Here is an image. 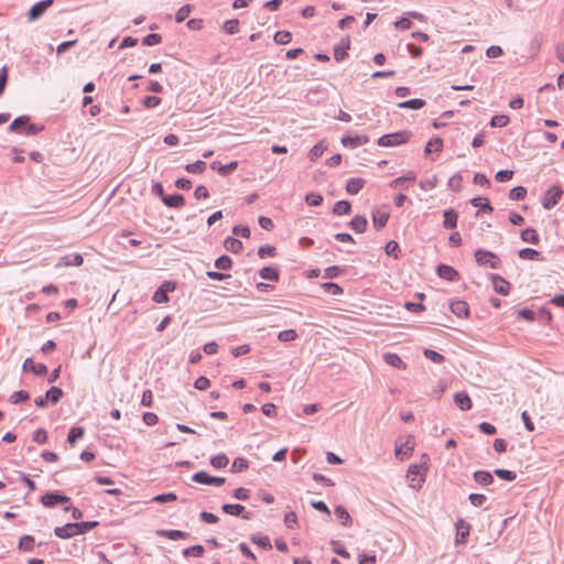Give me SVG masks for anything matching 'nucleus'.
<instances>
[{"instance_id":"obj_1","label":"nucleus","mask_w":564,"mask_h":564,"mask_svg":"<svg viewBox=\"0 0 564 564\" xmlns=\"http://www.w3.org/2000/svg\"><path fill=\"white\" fill-rule=\"evenodd\" d=\"M98 525V521L69 522L65 525L56 527L54 533L59 539H70L75 535L85 534Z\"/></svg>"},{"instance_id":"obj_2","label":"nucleus","mask_w":564,"mask_h":564,"mask_svg":"<svg viewBox=\"0 0 564 564\" xmlns=\"http://www.w3.org/2000/svg\"><path fill=\"white\" fill-rule=\"evenodd\" d=\"M427 454L422 455V463L412 464L408 469L406 478L409 480L410 487L414 489H420L425 481V474L427 471Z\"/></svg>"},{"instance_id":"obj_3","label":"nucleus","mask_w":564,"mask_h":564,"mask_svg":"<svg viewBox=\"0 0 564 564\" xmlns=\"http://www.w3.org/2000/svg\"><path fill=\"white\" fill-rule=\"evenodd\" d=\"M412 133L408 130H402L380 137L377 141L380 147H395L406 143Z\"/></svg>"},{"instance_id":"obj_4","label":"nucleus","mask_w":564,"mask_h":564,"mask_svg":"<svg viewBox=\"0 0 564 564\" xmlns=\"http://www.w3.org/2000/svg\"><path fill=\"white\" fill-rule=\"evenodd\" d=\"M30 120L29 116L18 117L10 123L9 130L22 135H34L35 123H31Z\"/></svg>"},{"instance_id":"obj_5","label":"nucleus","mask_w":564,"mask_h":564,"mask_svg":"<svg viewBox=\"0 0 564 564\" xmlns=\"http://www.w3.org/2000/svg\"><path fill=\"white\" fill-rule=\"evenodd\" d=\"M475 260L479 265L489 267L491 269H498L500 267L498 256L484 249H477L475 251Z\"/></svg>"},{"instance_id":"obj_6","label":"nucleus","mask_w":564,"mask_h":564,"mask_svg":"<svg viewBox=\"0 0 564 564\" xmlns=\"http://www.w3.org/2000/svg\"><path fill=\"white\" fill-rule=\"evenodd\" d=\"M563 191L561 186L553 185L544 194L542 199V206L544 209H552L562 198Z\"/></svg>"},{"instance_id":"obj_7","label":"nucleus","mask_w":564,"mask_h":564,"mask_svg":"<svg viewBox=\"0 0 564 564\" xmlns=\"http://www.w3.org/2000/svg\"><path fill=\"white\" fill-rule=\"evenodd\" d=\"M414 437L412 435H408L404 441L403 438H399L395 442V456L400 458L401 460L404 459V457H408L411 455V453L414 449Z\"/></svg>"},{"instance_id":"obj_8","label":"nucleus","mask_w":564,"mask_h":564,"mask_svg":"<svg viewBox=\"0 0 564 564\" xmlns=\"http://www.w3.org/2000/svg\"><path fill=\"white\" fill-rule=\"evenodd\" d=\"M63 397V390L58 387H51L44 397L37 398V406H45L47 404H56Z\"/></svg>"},{"instance_id":"obj_9","label":"nucleus","mask_w":564,"mask_h":564,"mask_svg":"<svg viewBox=\"0 0 564 564\" xmlns=\"http://www.w3.org/2000/svg\"><path fill=\"white\" fill-rule=\"evenodd\" d=\"M69 497L62 495L57 491L47 492L41 497V502L45 507H55L57 505H67L69 502Z\"/></svg>"},{"instance_id":"obj_10","label":"nucleus","mask_w":564,"mask_h":564,"mask_svg":"<svg viewBox=\"0 0 564 564\" xmlns=\"http://www.w3.org/2000/svg\"><path fill=\"white\" fill-rule=\"evenodd\" d=\"M192 480L203 485L209 486H221L225 484L224 477H214L208 475L206 471H197L192 476Z\"/></svg>"},{"instance_id":"obj_11","label":"nucleus","mask_w":564,"mask_h":564,"mask_svg":"<svg viewBox=\"0 0 564 564\" xmlns=\"http://www.w3.org/2000/svg\"><path fill=\"white\" fill-rule=\"evenodd\" d=\"M175 290V283L171 281L163 282L160 288L154 292L153 301L155 303H167L169 302V293Z\"/></svg>"},{"instance_id":"obj_12","label":"nucleus","mask_w":564,"mask_h":564,"mask_svg":"<svg viewBox=\"0 0 564 564\" xmlns=\"http://www.w3.org/2000/svg\"><path fill=\"white\" fill-rule=\"evenodd\" d=\"M84 262V258L80 253H68L61 257L55 264V268L62 267H79Z\"/></svg>"},{"instance_id":"obj_13","label":"nucleus","mask_w":564,"mask_h":564,"mask_svg":"<svg viewBox=\"0 0 564 564\" xmlns=\"http://www.w3.org/2000/svg\"><path fill=\"white\" fill-rule=\"evenodd\" d=\"M369 142V138L367 135H344L341 138V144L345 148L356 149L360 145H364Z\"/></svg>"},{"instance_id":"obj_14","label":"nucleus","mask_w":564,"mask_h":564,"mask_svg":"<svg viewBox=\"0 0 564 564\" xmlns=\"http://www.w3.org/2000/svg\"><path fill=\"white\" fill-rule=\"evenodd\" d=\"M436 272L440 278L446 281H457L459 279V273L448 264H440L437 265Z\"/></svg>"},{"instance_id":"obj_15","label":"nucleus","mask_w":564,"mask_h":564,"mask_svg":"<svg viewBox=\"0 0 564 564\" xmlns=\"http://www.w3.org/2000/svg\"><path fill=\"white\" fill-rule=\"evenodd\" d=\"M490 279L492 281L494 290L498 294H501V295L509 294L510 283L506 279H503L502 276H500L498 274H491Z\"/></svg>"},{"instance_id":"obj_16","label":"nucleus","mask_w":564,"mask_h":564,"mask_svg":"<svg viewBox=\"0 0 564 564\" xmlns=\"http://www.w3.org/2000/svg\"><path fill=\"white\" fill-rule=\"evenodd\" d=\"M223 511L227 514H230V516H240L243 518V519H251V513L250 512H245V507L242 505H239V503H225L221 507Z\"/></svg>"},{"instance_id":"obj_17","label":"nucleus","mask_w":564,"mask_h":564,"mask_svg":"<svg viewBox=\"0 0 564 564\" xmlns=\"http://www.w3.org/2000/svg\"><path fill=\"white\" fill-rule=\"evenodd\" d=\"M449 310L457 317H467L469 314L467 302L460 300L451 302Z\"/></svg>"},{"instance_id":"obj_18","label":"nucleus","mask_w":564,"mask_h":564,"mask_svg":"<svg viewBox=\"0 0 564 564\" xmlns=\"http://www.w3.org/2000/svg\"><path fill=\"white\" fill-rule=\"evenodd\" d=\"M456 543H464L469 535L470 524L467 523L464 519H459L456 523Z\"/></svg>"},{"instance_id":"obj_19","label":"nucleus","mask_w":564,"mask_h":564,"mask_svg":"<svg viewBox=\"0 0 564 564\" xmlns=\"http://www.w3.org/2000/svg\"><path fill=\"white\" fill-rule=\"evenodd\" d=\"M455 404L463 411H468L473 406L471 399L466 392H457L454 394Z\"/></svg>"},{"instance_id":"obj_20","label":"nucleus","mask_w":564,"mask_h":564,"mask_svg":"<svg viewBox=\"0 0 564 564\" xmlns=\"http://www.w3.org/2000/svg\"><path fill=\"white\" fill-rule=\"evenodd\" d=\"M389 213L386 210L376 209L372 212V223L377 229L383 228L389 220Z\"/></svg>"},{"instance_id":"obj_21","label":"nucleus","mask_w":564,"mask_h":564,"mask_svg":"<svg viewBox=\"0 0 564 564\" xmlns=\"http://www.w3.org/2000/svg\"><path fill=\"white\" fill-rule=\"evenodd\" d=\"M156 534L159 536H164L173 541L185 540L189 536L187 532L181 530H158Z\"/></svg>"},{"instance_id":"obj_22","label":"nucleus","mask_w":564,"mask_h":564,"mask_svg":"<svg viewBox=\"0 0 564 564\" xmlns=\"http://www.w3.org/2000/svg\"><path fill=\"white\" fill-rule=\"evenodd\" d=\"M365 185V181L360 177H351L346 183V192L350 195L358 194Z\"/></svg>"},{"instance_id":"obj_23","label":"nucleus","mask_w":564,"mask_h":564,"mask_svg":"<svg viewBox=\"0 0 564 564\" xmlns=\"http://www.w3.org/2000/svg\"><path fill=\"white\" fill-rule=\"evenodd\" d=\"M458 214L455 209H446L444 212L443 226L446 229H453L457 226Z\"/></svg>"},{"instance_id":"obj_24","label":"nucleus","mask_w":564,"mask_h":564,"mask_svg":"<svg viewBox=\"0 0 564 564\" xmlns=\"http://www.w3.org/2000/svg\"><path fill=\"white\" fill-rule=\"evenodd\" d=\"M349 226L352 230H355L358 234H362L366 231L368 221L365 216L357 215L355 216L351 221L349 223Z\"/></svg>"},{"instance_id":"obj_25","label":"nucleus","mask_w":564,"mask_h":564,"mask_svg":"<svg viewBox=\"0 0 564 564\" xmlns=\"http://www.w3.org/2000/svg\"><path fill=\"white\" fill-rule=\"evenodd\" d=\"M163 203L167 207L178 208L185 204V199H184V196L181 194H173V195L163 196Z\"/></svg>"},{"instance_id":"obj_26","label":"nucleus","mask_w":564,"mask_h":564,"mask_svg":"<svg viewBox=\"0 0 564 564\" xmlns=\"http://www.w3.org/2000/svg\"><path fill=\"white\" fill-rule=\"evenodd\" d=\"M224 247L227 251H230L232 253H239L242 251L243 245L237 238L227 237L224 241Z\"/></svg>"},{"instance_id":"obj_27","label":"nucleus","mask_w":564,"mask_h":564,"mask_svg":"<svg viewBox=\"0 0 564 564\" xmlns=\"http://www.w3.org/2000/svg\"><path fill=\"white\" fill-rule=\"evenodd\" d=\"M473 477L474 480L481 486H488L494 482L492 475L486 470H477L474 473Z\"/></svg>"},{"instance_id":"obj_28","label":"nucleus","mask_w":564,"mask_h":564,"mask_svg":"<svg viewBox=\"0 0 564 564\" xmlns=\"http://www.w3.org/2000/svg\"><path fill=\"white\" fill-rule=\"evenodd\" d=\"M383 359L391 367L405 369V362L394 352L384 354Z\"/></svg>"},{"instance_id":"obj_29","label":"nucleus","mask_w":564,"mask_h":564,"mask_svg":"<svg viewBox=\"0 0 564 564\" xmlns=\"http://www.w3.org/2000/svg\"><path fill=\"white\" fill-rule=\"evenodd\" d=\"M521 239L524 242L538 245L540 242V237L535 229L533 228H527L521 231Z\"/></svg>"},{"instance_id":"obj_30","label":"nucleus","mask_w":564,"mask_h":564,"mask_svg":"<svg viewBox=\"0 0 564 564\" xmlns=\"http://www.w3.org/2000/svg\"><path fill=\"white\" fill-rule=\"evenodd\" d=\"M335 514L337 516L338 519H340L343 525H345V527L351 525L352 519L345 507L337 506L335 508Z\"/></svg>"},{"instance_id":"obj_31","label":"nucleus","mask_w":564,"mask_h":564,"mask_svg":"<svg viewBox=\"0 0 564 564\" xmlns=\"http://www.w3.org/2000/svg\"><path fill=\"white\" fill-rule=\"evenodd\" d=\"M85 434V429L83 426H74L69 430L67 435V442L70 446H73L78 438H82Z\"/></svg>"},{"instance_id":"obj_32","label":"nucleus","mask_w":564,"mask_h":564,"mask_svg":"<svg viewBox=\"0 0 564 564\" xmlns=\"http://www.w3.org/2000/svg\"><path fill=\"white\" fill-rule=\"evenodd\" d=\"M470 204L474 207H477L482 212H488V213L492 212V207H491L489 200L485 197H475V198L470 199Z\"/></svg>"},{"instance_id":"obj_33","label":"nucleus","mask_w":564,"mask_h":564,"mask_svg":"<svg viewBox=\"0 0 564 564\" xmlns=\"http://www.w3.org/2000/svg\"><path fill=\"white\" fill-rule=\"evenodd\" d=\"M214 265L218 270H230L232 267V260L229 256L223 254L215 260Z\"/></svg>"},{"instance_id":"obj_34","label":"nucleus","mask_w":564,"mask_h":564,"mask_svg":"<svg viewBox=\"0 0 564 564\" xmlns=\"http://www.w3.org/2000/svg\"><path fill=\"white\" fill-rule=\"evenodd\" d=\"M259 274L263 280H269V281H278L279 280V271L271 267L262 268L260 270Z\"/></svg>"},{"instance_id":"obj_35","label":"nucleus","mask_w":564,"mask_h":564,"mask_svg":"<svg viewBox=\"0 0 564 564\" xmlns=\"http://www.w3.org/2000/svg\"><path fill=\"white\" fill-rule=\"evenodd\" d=\"M182 553L185 557H189V556L202 557L205 553V549L203 545L197 544V545H193V546L184 549Z\"/></svg>"},{"instance_id":"obj_36","label":"nucleus","mask_w":564,"mask_h":564,"mask_svg":"<svg viewBox=\"0 0 564 564\" xmlns=\"http://www.w3.org/2000/svg\"><path fill=\"white\" fill-rule=\"evenodd\" d=\"M400 108H406V109H421L425 106V100L420 98H414L410 100L402 101L398 104Z\"/></svg>"},{"instance_id":"obj_37","label":"nucleus","mask_w":564,"mask_h":564,"mask_svg":"<svg viewBox=\"0 0 564 564\" xmlns=\"http://www.w3.org/2000/svg\"><path fill=\"white\" fill-rule=\"evenodd\" d=\"M351 205L348 200H338L333 207V213L336 215H347L350 213Z\"/></svg>"},{"instance_id":"obj_38","label":"nucleus","mask_w":564,"mask_h":564,"mask_svg":"<svg viewBox=\"0 0 564 564\" xmlns=\"http://www.w3.org/2000/svg\"><path fill=\"white\" fill-rule=\"evenodd\" d=\"M251 541H252V543H254L258 546H261V547H263L265 550H271L272 549L270 539L267 535L253 534L251 536Z\"/></svg>"},{"instance_id":"obj_39","label":"nucleus","mask_w":564,"mask_h":564,"mask_svg":"<svg viewBox=\"0 0 564 564\" xmlns=\"http://www.w3.org/2000/svg\"><path fill=\"white\" fill-rule=\"evenodd\" d=\"M228 463L229 459L226 454H218L210 458V465L217 469L226 467Z\"/></svg>"},{"instance_id":"obj_40","label":"nucleus","mask_w":564,"mask_h":564,"mask_svg":"<svg viewBox=\"0 0 564 564\" xmlns=\"http://www.w3.org/2000/svg\"><path fill=\"white\" fill-rule=\"evenodd\" d=\"M518 254L523 260H540V252L532 248H523Z\"/></svg>"},{"instance_id":"obj_41","label":"nucleus","mask_w":564,"mask_h":564,"mask_svg":"<svg viewBox=\"0 0 564 564\" xmlns=\"http://www.w3.org/2000/svg\"><path fill=\"white\" fill-rule=\"evenodd\" d=\"M206 169V162L198 160L185 166V170L192 174H202Z\"/></svg>"},{"instance_id":"obj_42","label":"nucleus","mask_w":564,"mask_h":564,"mask_svg":"<svg viewBox=\"0 0 564 564\" xmlns=\"http://www.w3.org/2000/svg\"><path fill=\"white\" fill-rule=\"evenodd\" d=\"M249 463L243 457H237L231 465V473H241L248 469Z\"/></svg>"},{"instance_id":"obj_43","label":"nucleus","mask_w":564,"mask_h":564,"mask_svg":"<svg viewBox=\"0 0 564 564\" xmlns=\"http://www.w3.org/2000/svg\"><path fill=\"white\" fill-rule=\"evenodd\" d=\"M326 147L323 144V142L316 143L308 152V159L311 161H316L318 158H321L325 151Z\"/></svg>"},{"instance_id":"obj_44","label":"nucleus","mask_w":564,"mask_h":564,"mask_svg":"<svg viewBox=\"0 0 564 564\" xmlns=\"http://www.w3.org/2000/svg\"><path fill=\"white\" fill-rule=\"evenodd\" d=\"M494 474L499 477L500 479L507 480V481H513L517 478V474L512 470L502 469V468H496L494 470Z\"/></svg>"},{"instance_id":"obj_45","label":"nucleus","mask_w":564,"mask_h":564,"mask_svg":"<svg viewBox=\"0 0 564 564\" xmlns=\"http://www.w3.org/2000/svg\"><path fill=\"white\" fill-rule=\"evenodd\" d=\"M348 48H349V41H347V43L343 44L341 46H336L334 50V58L337 62L344 61L348 56V53H347Z\"/></svg>"},{"instance_id":"obj_46","label":"nucleus","mask_w":564,"mask_h":564,"mask_svg":"<svg viewBox=\"0 0 564 564\" xmlns=\"http://www.w3.org/2000/svg\"><path fill=\"white\" fill-rule=\"evenodd\" d=\"M273 40L276 44L284 45L292 41V34L289 31H278L274 34Z\"/></svg>"},{"instance_id":"obj_47","label":"nucleus","mask_w":564,"mask_h":564,"mask_svg":"<svg viewBox=\"0 0 564 564\" xmlns=\"http://www.w3.org/2000/svg\"><path fill=\"white\" fill-rule=\"evenodd\" d=\"M525 195H527V189L523 186L513 187L509 192V198L511 200H522V199H524Z\"/></svg>"},{"instance_id":"obj_48","label":"nucleus","mask_w":564,"mask_h":564,"mask_svg":"<svg viewBox=\"0 0 564 564\" xmlns=\"http://www.w3.org/2000/svg\"><path fill=\"white\" fill-rule=\"evenodd\" d=\"M29 399H30V393L24 390L15 391L10 397V401L13 404L22 403Z\"/></svg>"},{"instance_id":"obj_49","label":"nucleus","mask_w":564,"mask_h":564,"mask_svg":"<svg viewBox=\"0 0 564 564\" xmlns=\"http://www.w3.org/2000/svg\"><path fill=\"white\" fill-rule=\"evenodd\" d=\"M322 288L324 289L325 292L332 295H341L344 292L341 286L334 282H325L322 284Z\"/></svg>"},{"instance_id":"obj_50","label":"nucleus","mask_w":564,"mask_h":564,"mask_svg":"<svg viewBox=\"0 0 564 564\" xmlns=\"http://www.w3.org/2000/svg\"><path fill=\"white\" fill-rule=\"evenodd\" d=\"M509 123V117L506 115L494 116L490 120V126L494 128H503Z\"/></svg>"},{"instance_id":"obj_51","label":"nucleus","mask_w":564,"mask_h":564,"mask_svg":"<svg viewBox=\"0 0 564 564\" xmlns=\"http://www.w3.org/2000/svg\"><path fill=\"white\" fill-rule=\"evenodd\" d=\"M191 11H192L191 4H185V6L181 7L175 14V21L177 23L185 21L186 18L189 15Z\"/></svg>"},{"instance_id":"obj_52","label":"nucleus","mask_w":564,"mask_h":564,"mask_svg":"<svg viewBox=\"0 0 564 564\" xmlns=\"http://www.w3.org/2000/svg\"><path fill=\"white\" fill-rule=\"evenodd\" d=\"M162 42V36L158 33H150L143 37L142 44L145 46L158 45Z\"/></svg>"},{"instance_id":"obj_53","label":"nucleus","mask_w":564,"mask_h":564,"mask_svg":"<svg viewBox=\"0 0 564 564\" xmlns=\"http://www.w3.org/2000/svg\"><path fill=\"white\" fill-rule=\"evenodd\" d=\"M443 148V140L438 137L431 139L426 147H425V153H430L433 150L441 151Z\"/></svg>"},{"instance_id":"obj_54","label":"nucleus","mask_w":564,"mask_h":564,"mask_svg":"<svg viewBox=\"0 0 564 564\" xmlns=\"http://www.w3.org/2000/svg\"><path fill=\"white\" fill-rule=\"evenodd\" d=\"M239 21L237 19L228 20L224 23V31L227 34H236L239 29Z\"/></svg>"},{"instance_id":"obj_55","label":"nucleus","mask_w":564,"mask_h":564,"mask_svg":"<svg viewBox=\"0 0 564 564\" xmlns=\"http://www.w3.org/2000/svg\"><path fill=\"white\" fill-rule=\"evenodd\" d=\"M332 549L336 554H338L339 556H341L344 558L350 557V554L346 551V549L339 541H335V540L332 541Z\"/></svg>"},{"instance_id":"obj_56","label":"nucleus","mask_w":564,"mask_h":564,"mask_svg":"<svg viewBox=\"0 0 564 564\" xmlns=\"http://www.w3.org/2000/svg\"><path fill=\"white\" fill-rule=\"evenodd\" d=\"M34 546V539L31 535H24L20 539L19 547L24 551H31Z\"/></svg>"},{"instance_id":"obj_57","label":"nucleus","mask_w":564,"mask_h":564,"mask_svg":"<svg viewBox=\"0 0 564 564\" xmlns=\"http://www.w3.org/2000/svg\"><path fill=\"white\" fill-rule=\"evenodd\" d=\"M297 337V334L294 329H285L279 333L278 338L281 341H292Z\"/></svg>"},{"instance_id":"obj_58","label":"nucleus","mask_w":564,"mask_h":564,"mask_svg":"<svg viewBox=\"0 0 564 564\" xmlns=\"http://www.w3.org/2000/svg\"><path fill=\"white\" fill-rule=\"evenodd\" d=\"M424 356L435 364H441L444 360V356L432 349H424Z\"/></svg>"},{"instance_id":"obj_59","label":"nucleus","mask_w":564,"mask_h":564,"mask_svg":"<svg viewBox=\"0 0 564 564\" xmlns=\"http://www.w3.org/2000/svg\"><path fill=\"white\" fill-rule=\"evenodd\" d=\"M468 499L474 507H481L487 501V497L482 494H470Z\"/></svg>"},{"instance_id":"obj_60","label":"nucleus","mask_w":564,"mask_h":564,"mask_svg":"<svg viewBox=\"0 0 564 564\" xmlns=\"http://www.w3.org/2000/svg\"><path fill=\"white\" fill-rule=\"evenodd\" d=\"M237 167H238V162L232 161L226 165L219 166L218 174H220L221 176H227L230 173H232Z\"/></svg>"},{"instance_id":"obj_61","label":"nucleus","mask_w":564,"mask_h":564,"mask_svg":"<svg viewBox=\"0 0 564 564\" xmlns=\"http://www.w3.org/2000/svg\"><path fill=\"white\" fill-rule=\"evenodd\" d=\"M275 254V248L270 245L261 246L258 249V256L263 259L265 257H273Z\"/></svg>"},{"instance_id":"obj_62","label":"nucleus","mask_w":564,"mask_h":564,"mask_svg":"<svg viewBox=\"0 0 564 564\" xmlns=\"http://www.w3.org/2000/svg\"><path fill=\"white\" fill-rule=\"evenodd\" d=\"M384 250H386V253H387L388 256H393L395 259H398V258H399L398 252H400V248H399L398 242H395V241H393V240L389 241V242L386 245Z\"/></svg>"},{"instance_id":"obj_63","label":"nucleus","mask_w":564,"mask_h":564,"mask_svg":"<svg viewBox=\"0 0 564 564\" xmlns=\"http://www.w3.org/2000/svg\"><path fill=\"white\" fill-rule=\"evenodd\" d=\"M462 176L459 174H455L448 181V187L454 192H459L462 188Z\"/></svg>"},{"instance_id":"obj_64","label":"nucleus","mask_w":564,"mask_h":564,"mask_svg":"<svg viewBox=\"0 0 564 564\" xmlns=\"http://www.w3.org/2000/svg\"><path fill=\"white\" fill-rule=\"evenodd\" d=\"M306 203L310 206H319L323 203V197L316 193H310L305 197Z\"/></svg>"}]
</instances>
